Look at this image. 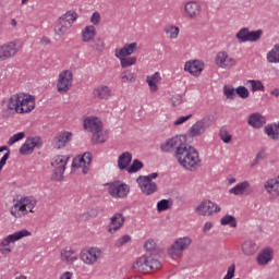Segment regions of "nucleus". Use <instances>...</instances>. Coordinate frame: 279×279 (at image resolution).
Wrapping results in <instances>:
<instances>
[{
	"label": "nucleus",
	"instance_id": "bb28decb",
	"mask_svg": "<svg viewBox=\"0 0 279 279\" xmlns=\"http://www.w3.org/2000/svg\"><path fill=\"white\" fill-rule=\"evenodd\" d=\"M241 248L245 256H254V254L258 252V244H256V242H254L253 240H245L242 243Z\"/></svg>",
	"mask_w": 279,
	"mask_h": 279
},
{
	"label": "nucleus",
	"instance_id": "aec40b11",
	"mask_svg": "<svg viewBox=\"0 0 279 279\" xmlns=\"http://www.w3.org/2000/svg\"><path fill=\"white\" fill-rule=\"evenodd\" d=\"M72 140L73 133L69 131H62L56 135L53 140V145L57 149H63V147H66V144L70 143V141Z\"/></svg>",
	"mask_w": 279,
	"mask_h": 279
},
{
	"label": "nucleus",
	"instance_id": "7c9ffc66",
	"mask_svg": "<svg viewBox=\"0 0 279 279\" xmlns=\"http://www.w3.org/2000/svg\"><path fill=\"white\" fill-rule=\"evenodd\" d=\"M162 80L160 76V72H155L153 75L146 77V82L151 90V93H156L158 90V84Z\"/></svg>",
	"mask_w": 279,
	"mask_h": 279
},
{
	"label": "nucleus",
	"instance_id": "4be33fe9",
	"mask_svg": "<svg viewBox=\"0 0 279 279\" xmlns=\"http://www.w3.org/2000/svg\"><path fill=\"white\" fill-rule=\"evenodd\" d=\"M247 123L251 128L260 130V128L267 123V119L263 114L255 112L248 116Z\"/></svg>",
	"mask_w": 279,
	"mask_h": 279
},
{
	"label": "nucleus",
	"instance_id": "774afa93",
	"mask_svg": "<svg viewBox=\"0 0 279 279\" xmlns=\"http://www.w3.org/2000/svg\"><path fill=\"white\" fill-rule=\"evenodd\" d=\"M172 104L173 106H180V104H182V98L175 100V97H172Z\"/></svg>",
	"mask_w": 279,
	"mask_h": 279
},
{
	"label": "nucleus",
	"instance_id": "a211bd4d",
	"mask_svg": "<svg viewBox=\"0 0 279 279\" xmlns=\"http://www.w3.org/2000/svg\"><path fill=\"white\" fill-rule=\"evenodd\" d=\"M25 236H32V232L27 231V229H23L21 231H16L13 234L4 238L0 245L1 247H9L10 243H16V241H21V239H25Z\"/></svg>",
	"mask_w": 279,
	"mask_h": 279
},
{
	"label": "nucleus",
	"instance_id": "412c9836",
	"mask_svg": "<svg viewBox=\"0 0 279 279\" xmlns=\"http://www.w3.org/2000/svg\"><path fill=\"white\" fill-rule=\"evenodd\" d=\"M112 95V89L108 87L107 85H98L93 90V97L94 99H101V100H108L109 97Z\"/></svg>",
	"mask_w": 279,
	"mask_h": 279
},
{
	"label": "nucleus",
	"instance_id": "6e6d98bb",
	"mask_svg": "<svg viewBox=\"0 0 279 279\" xmlns=\"http://www.w3.org/2000/svg\"><path fill=\"white\" fill-rule=\"evenodd\" d=\"M100 21H101V14H99V12H94L90 17V23H93V25H99Z\"/></svg>",
	"mask_w": 279,
	"mask_h": 279
},
{
	"label": "nucleus",
	"instance_id": "c756f323",
	"mask_svg": "<svg viewBox=\"0 0 279 279\" xmlns=\"http://www.w3.org/2000/svg\"><path fill=\"white\" fill-rule=\"evenodd\" d=\"M130 162H132V155L130 151H125L121 154L118 158V168L120 171H123L124 169H129Z\"/></svg>",
	"mask_w": 279,
	"mask_h": 279
},
{
	"label": "nucleus",
	"instance_id": "79ce46f5",
	"mask_svg": "<svg viewBox=\"0 0 279 279\" xmlns=\"http://www.w3.org/2000/svg\"><path fill=\"white\" fill-rule=\"evenodd\" d=\"M222 90H223V95L227 99H235L236 98V89L234 87L225 85Z\"/></svg>",
	"mask_w": 279,
	"mask_h": 279
},
{
	"label": "nucleus",
	"instance_id": "5fc2aeb1",
	"mask_svg": "<svg viewBox=\"0 0 279 279\" xmlns=\"http://www.w3.org/2000/svg\"><path fill=\"white\" fill-rule=\"evenodd\" d=\"M165 33L171 36H178V34H180V28L178 26H169L165 28Z\"/></svg>",
	"mask_w": 279,
	"mask_h": 279
},
{
	"label": "nucleus",
	"instance_id": "13d9d810",
	"mask_svg": "<svg viewBox=\"0 0 279 279\" xmlns=\"http://www.w3.org/2000/svg\"><path fill=\"white\" fill-rule=\"evenodd\" d=\"M158 178V172H153L148 175H142V179L148 181V182H154L153 180H156Z\"/></svg>",
	"mask_w": 279,
	"mask_h": 279
},
{
	"label": "nucleus",
	"instance_id": "39448f33",
	"mask_svg": "<svg viewBox=\"0 0 279 279\" xmlns=\"http://www.w3.org/2000/svg\"><path fill=\"white\" fill-rule=\"evenodd\" d=\"M162 267L160 260L154 258L151 255H142L134 264L133 269L140 274H151L158 271Z\"/></svg>",
	"mask_w": 279,
	"mask_h": 279
},
{
	"label": "nucleus",
	"instance_id": "e433bc0d",
	"mask_svg": "<svg viewBox=\"0 0 279 279\" xmlns=\"http://www.w3.org/2000/svg\"><path fill=\"white\" fill-rule=\"evenodd\" d=\"M120 80H122L123 84H134V82H136V74L132 73L130 70H125L120 74Z\"/></svg>",
	"mask_w": 279,
	"mask_h": 279
},
{
	"label": "nucleus",
	"instance_id": "6ab92c4d",
	"mask_svg": "<svg viewBox=\"0 0 279 279\" xmlns=\"http://www.w3.org/2000/svg\"><path fill=\"white\" fill-rule=\"evenodd\" d=\"M215 60L220 69H232L236 64L234 58L228 56L226 51L218 52Z\"/></svg>",
	"mask_w": 279,
	"mask_h": 279
},
{
	"label": "nucleus",
	"instance_id": "6e6552de",
	"mask_svg": "<svg viewBox=\"0 0 279 279\" xmlns=\"http://www.w3.org/2000/svg\"><path fill=\"white\" fill-rule=\"evenodd\" d=\"M23 49V41L16 39L0 46V62L14 58Z\"/></svg>",
	"mask_w": 279,
	"mask_h": 279
},
{
	"label": "nucleus",
	"instance_id": "864d4df0",
	"mask_svg": "<svg viewBox=\"0 0 279 279\" xmlns=\"http://www.w3.org/2000/svg\"><path fill=\"white\" fill-rule=\"evenodd\" d=\"M192 118H193V114L179 117V118L173 122V125H182V124L186 123V121H189V120L192 119Z\"/></svg>",
	"mask_w": 279,
	"mask_h": 279
},
{
	"label": "nucleus",
	"instance_id": "09e8293b",
	"mask_svg": "<svg viewBox=\"0 0 279 279\" xmlns=\"http://www.w3.org/2000/svg\"><path fill=\"white\" fill-rule=\"evenodd\" d=\"M235 94L241 97V99H247L250 97V90L245 86H239L235 88Z\"/></svg>",
	"mask_w": 279,
	"mask_h": 279
},
{
	"label": "nucleus",
	"instance_id": "c03bdc74",
	"mask_svg": "<svg viewBox=\"0 0 279 279\" xmlns=\"http://www.w3.org/2000/svg\"><path fill=\"white\" fill-rule=\"evenodd\" d=\"M220 141L225 143H230L232 141V135L228 132L226 126H222L219 131Z\"/></svg>",
	"mask_w": 279,
	"mask_h": 279
},
{
	"label": "nucleus",
	"instance_id": "c85d7f7f",
	"mask_svg": "<svg viewBox=\"0 0 279 279\" xmlns=\"http://www.w3.org/2000/svg\"><path fill=\"white\" fill-rule=\"evenodd\" d=\"M257 265L265 266L274 260V255L271 253V248L263 250L256 257Z\"/></svg>",
	"mask_w": 279,
	"mask_h": 279
},
{
	"label": "nucleus",
	"instance_id": "5701e85b",
	"mask_svg": "<svg viewBox=\"0 0 279 279\" xmlns=\"http://www.w3.org/2000/svg\"><path fill=\"white\" fill-rule=\"evenodd\" d=\"M123 223H125V217H123V214H114L110 218V226L108 228V232H117V230H120L123 227Z\"/></svg>",
	"mask_w": 279,
	"mask_h": 279
},
{
	"label": "nucleus",
	"instance_id": "9d476101",
	"mask_svg": "<svg viewBox=\"0 0 279 279\" xmlns=\"http://www.w3.org/2000/svg\"><path fill=\"white\" fill-rule=\"evenodd\" d=\"M195 213L201 217H213V215L221 213V207L209 199H204L195 207Z\"/></svg>",
	"mask_w": 279,
	"mask_h": 279
},
{
	"label": "nucleus",
	"instance_id": "37998d69",
	"mask_svg": "<svg viewBox=\"0 0 279 279\" xmlns=\"http://www.w3.org/2000/svg\"><path fill=\"white\" fill-rule=\"evenodd\" d=\"M171 208V201L169 199H161L157 203V211L165 213V210H169Z\"/></svg>",
	"mask_w": 279,
	"mask_h": 279
},
{
	"label": "nucleus",
	"instance_id": "603ef678",
	"mask_svg": "<svg viewBox=\"0 0 279 279\" xmlns=\"http://www.w3.org/2000/svg\"><path fill=\"white\" fill-rule=\"evenodd\" d=\"M234 271H236V266L234 264H231L230 267L227 270V274L222 279H232L234 278Z\"/></svg>",
	"mask_w": 279,
	"mask_h": 279
},
{
	"label": "nucleus",
	"instance_id": "de8ad7c7",
	"mask_svg": "<svg viewBox=\"0 0 279 279\" xmlns=\"http://www.w3.org/2000/svg\"><path fill=\"white\" fill-rule=\"evenodd\" d=\"M72 167L74 169H80V167H88V165L86 163V161L84 160V157L78 156L75 157L72 161Z\"/></svg>",
	"mask_w": 279,
	"mask_h": 279
},
{
	"label": "nucleus",
	"instance_id": "69168bd1",
	"mask_svg": "<svg viewBox=\"0 0 279 279\" xmlns=\"http://www.w3.org/2000/svg\"><path fill=\"white\" fill-rule=\"evenodd\" d=\"M0 252L5 256L12 252V248L5 246L4 248H1Z\"/></svg>",
	"mask_w": 279,
	"mask_h": 279
},
{
	"label": "nucleus",
	"instance_id": "72a5a7b5",
	"mask_svg": "<svg viewBox=\"0 0 279 279\" xmlns=\"http://www.w3.org/2000/svg\"><path fill=\"white\" fill-rule=\"evenodd\" d=\"M247 189H250V182L243 181V182L238 183L235 186L231 187L229 190V193L231 195H243V193H245V191H247Z\"/></svg>",
	"mask_w": 279,
	"mask_h": 279
},
{
	"label": "nucleus",
	"instance_id": "49530a36",
	"mask_svg": "<svg viewBox=\"0 0 279 279\" xmlns=\"http://www.w3.org/2000/svg\"><path fill=\"white\" fill-rule=\"evenodd\" d=\"M238 43H258L260 36H236Z\"/></svg>",
	"mask_w": 279,
	"mask_h": 279
},
{
	"label": "nucleus",
	"instance_id": "ddd939ff",
	"mask_svg": "<svg viewBox=\"0 0 279 279\" xmlns=\"http://www.w3.org/2000/svg\"><path fill=\"white\" fill-rule=\"evenodd\" d=\"M210 117H204L190 128L189 134L192 138H196L197 136H202V134H206V131L210 129Z\"/></svg>",
	"mask_w": 279,
	"mask_h": 279
},
{
	"label": "nucleus",
	"instance_id": "4d7b16f0",
	"mask_svg": "<svg viewBox=\"0 0 279 279\" xmlns=\"http://www.w3.org/2000/svg\"><path fill=\"white\" fill-rule=\"evenodd\" d=\"M92 36H95L97 33L95 31V26L90 25V26H86L85 29L83 31L82 33V36H87V35H90Z\"/></svg>",
	"mask_w": 279,
	"mask_h": 279
},
{
	"label": "nucleus",
	"instance_id": "7ed1b4c3",
	"mask_svg": "<svg viewBox=\"0 0 279 279\" xmlns=\"http://www.w3.org/2000/svg\"><path fill=\"white\" fill-rule=\"evenodd\" d=\"M84 129L93 134L92 141L95 144H104L108 136L104 134V122L97 117H89L84 120Z\"/></svg>",
	"mask_w": 279,
	"mask_h": 279
},
{
	"label": "nucleus",
	"instance_id": "2eb2a0df",
	"mask_svg": "<svg viewBox=\"0 0 279 279\" xmlns=\"http://www.w3.org/2000/svg\"><path fill=\"white\" fill-rule=\"evenodd\" d=\"M98 258H101V251L99 247H90L81 252V260L85 265H95Z\"/></svg>",
	"mask_w": 279,
	"mask_h": 279
},
{
	"label": "nucleus",
	"instance_id": "cd10ccee",
	"mask_svg": "<svg viewBox=\"0 0 279 279\" xmlns=\"http://www.w3.org/2000/svg\"><path fill=\"white\" fill-rule=\"evenodd\" d=\"M61 260L65 265H73L77 260V252L71 248H65L61 251Z\"/></svg>",
	"mask_w": 279,
	"mask_h": 279
},
{
	"label": "nucleus",
	"instance_id": "052dcab7",
	"mask_svg": "<svg viewBox=\"0 0 279 279\" xmlns=\"http://www.w3.org/2000/svg\"><path fill=\"white\" fill-rule=\"evenodd\" d=\"M39 43L44 47H47V45H51V39H49V37L47 36H43V37H39Z\"/></svg>",
	"mask_w": 279,
	"mask_h": 279
},
{
	"label": "nucleus",
	"instance_id": "20e7f679",
	"mask_svg": "<svg viewBox=\"0 0 279 279\" xmlns=\"http://www.w3.org/2000/svg\"><path fill=\"white\" fill-rule=\"evenodd\" d=\"M37 204L38 201H36V197L24 196L13 204V206L10 208V213L16 219H21L29 215V213H34V208H36Z\"/></svg>",
	"mask_w": 279,
	"mask_h": 279
},
{
	"label": "nucleus",
	"instance_id": "e2e57ef3",
	"mask_svg": "<svg viewBox=\"0 0 279 279\" xmlns=\"http://www.w3.org/2000/svg\"><path fill=\"white\" fill-rule=\"evenodd\" d=\"M73 278V272L71 271H65L63 275L60 276V279H72Z\"/></svg>",
	"mask_w": 279,
	"mask_h": 279
},
{
	"label": "nucleus",
	"instance_id": "680f3d73",
	"mask_svg": "<svg viewBox=\"0 0 279 279\" xmlns=\"http://www.w3.org/2000/svg\"><path fill=\"white\" fill-rule=\"evenodd\" d=\"M9 158H10V151H7V153L2 156V158L0 159V163L5 166V163L8 162V159H9Z\"/></svg>",
	"mask_w": 279,
	"mask_h": 279
},
{
	"label": "nucleus",
	"instance_id": "a19ab883",
	"mask_svg": "<svg viewBox=\"0 0 279 279\" xmlns=\"http://www.w3.org/2000/svg\"><path fill=\"white\" fill-rule=\"evenodd\" d=\"M143 169V162L138 159L133 160L131 166L126 168L128 173H136Z\"/></svg>",
	"mask_w": 279,
	"mask_h": 279
},
{
	"label": "nucleus",
	"instance_id": "393cba45",
	"mask_svg": "<svg viewBox=\"0 0 279 279\" xmlns=\"http://www.w3.org/2000/svg\"><path fill=\"white\" fill-rule=\"evenodd\" d=\"M137 48H138L137 43L126 44L120 50H116V58H128L132 56V53H134Z\"/></svg>",
	"mask_w": 279,
	"mask_h": 279
},
{
	"label": "nucleus",
	"instance_id": "4468645a",
	"mask_svg": "<svg viewBox=\"0 0 279 279\" xmlns=\"http://www.w3.org/2000/svg\"><path fill=\"white\" fill-rule=\"evenodd\" d=\"M43 147V140L38 136L28 137L20 147L21 156H29L34 154V149Z\"/></svg>",
	"mask_w": 279,
	"mask_h": 279
},
{
	"label": "nucleus",
	"instance_id": "9b49d317",
	"mask_svg": "<svg viewBox=\"0 0 279 279\" xmlns=\"http://www.w3.org/2000/svg\"><path fill=\"white\" fill-rule=\"evenodd\" d=\"M73 86V71L63 70L59 73L57 82L58 93H69Z\"/></svg>",
	"mask_w": 279,
	"mask_h": 279
},
{
	"label": "nucleus",
	"instance_id": "c9c22d12",
	"mask_svg": "<svg viewBox=\"0 0 279 279\" xmlns=\"http://www.w3.org/2000/svg\"><path fill=\"white\" fill-rule=\"evenodd\" d=\"M246 85L251 87L252 93H256L258 90L263 93L265 90V85L258 80H248Z\"/></svg>",
	"mask_w": 279,
	"mask_h": 279
},
{
	"label": "nucleus",
	"instance_id": "2f4dec72",
	"mask_svg": "<svg viewBox=\"0 0 279 279\" xmlns=\"http://www.w3.org/2000/svg\"><path fill=\"white\" fill-rule=\"evenodd\" d=\"M264 189L271 195V193H275V195H279V181L276 179H269L265 182Z\"/></svg>",
	"mask_w": 279,
	"mask_h": 279
},
{
	"label": "nucleus",
	"instance_id": "a18cd8bd",
	"mask_svg": "<svg viewBox=\"0 0 279 279\" xmlns=\"http://www.w3.org/2000/svg\"><path fill=\"white\" fill-rule=\"evenodd\" d=\"M23 138H25V132H19L13 134L9 141H8V145L12 146L14 145V143H19V141H23Z\"/></svg>",
	"mask_w": 279,
	"mask_h": 279
},
{
	"label": "nucleus",
	"instance_id": "423d86ee",
	"mask_svg": "<svg viewBox=\"0 0 279 279\" xmlns=\"http://www.w3.org/2000/svg\"><path fill=\"white\" fill-rule=\"evenodd\" d=\"M80 19V15L76 11L70 10L65 14L59 17L57 25L54 26V32L57 36H64L71 27H73V23Z\"/></svg>",
	"mask_w": 279,
	"mask_h": 279
},
{
	"label": "nucleus",
	"instance_id": "f257e3e1",
	"mask_svg": "<svg viewBox=\"0 0 279 279\" xmlns=\"http://www.w3.org/2000/svg\"><path fill=\"white\" fill-rule=\"evenodd\" d=\"M36 108V98L25 93L13 94L2 110L3 119H10L14 114H29Z\"/></svg>",
	"mask_w": 279,
	"mask_h": 279
},
{
	"label": "nucleus",
	"instance_id": "0e129e2a",
	"mask_svg": "<svg viewBox=\"0 0 279 279\" xmlns=\"http://www.w3.org/2000/svg\"><path fill=\"white\" fill-rule=\"evenodd\" d=\"M213 228L211 222H206L203 228V232H208Z\"/></svg>",
	"mask_w": 279,
	"mask_h": 279
},
{
	"label": "nucleus",
	"instance_id": "0eeeda50",
	"mask_svg": "<svg viewBox=\"0 0 279 279\" xmlns=\"http://www.w3.org/2000/svg\"><path fill=\"white\" fill-rule=\"evenodd\" d=\"M193 240L189 236L179 238L174 241V243L168 248V256L173 260H178L183 254L185 250H189Z\"/></svg>",
	"mask_w": 279,
	"mask_h": 279
},
{
	"label": "nucleus",
	"instance_id": "ea45409f",
	"mask_svg": "<svg viewBox=\"0 0 279 279\" xmlns=\"http://www.w3.org/2000/svg\"><path fill=\"white\" fill-rule=\"evenodd\" d=\"M221 226H230V228H236V218L232 215H226L220 219Z\"/></svg>",
	"mask_w": 279,
	"mask_h": 279
},
{
	"label": "nucleus",
	"instance_id": "bf43d9fd",
	"mask_svg": "<svg viewBox=\"0 0 279 279\" xmlns=\"http://www.w3.org/2000/svg\"><path fill=\"white\" fill-rule=\"evenodd\" d=\"M82 157H83V160H85V162L87 163V166L90 165V162H93V154L84 153Z\"/></svg>",
	"mask_w": 279,
	"mask_h": 279
},
{
	"label": "nucleus",
	"instance_id": "338daca9",
	"mask_svg": "<svg viewBox=\"0 0 279 279\" xmlns=\"http://www.w3.org/2000/svg\"><path fill=\"white\" fill-rule=\"evenodd\" d=\"M95 37L93 36H83V43H93Z\"/></svg>",
	"mask_w": 279,
	"mask_h": 279
},
{
	"label": "nucleus",
	"instance_id": "473e14b6",
	"mask_svg": "<svg viewBox=\"0 0 279 279\" xmlns=\"http://www.w3.org/2000/svg\"><path fill=\"white\" fill-rule=\"evenodd\" d=\"M266 59L269 64H279V44L275 45L272 49L267 52Z\"/></svg>",
	"mask_w": 279,
	"mask_h": 279
},
{
	"label": "nucleus",
	"instance_id": "3c124183",
	"mask_svg": "<svg viewBox=\"0 0 279 279\" xmlns=\"http://www.w3.org/2000/svg\"><path fill=\"white\" fill-rule=\"evenodd\" d=\"M130 241H132V238L125 234L118 239V241L116 242V247H123V245H125V243H130Z\"/></svg>",
	"mask_w": 279,
	"mask_h": 279
},
{
	"label": "nucleus",
	"instance_id": "b1692460",
	"mask_svg": "<svg viewBox=\"0 0 279 279\" xmlns=\"http://www.w3.org/2000/svg\"><path fill=\"white\" fill-rule=\"evenodd\" d=\"M184 11L189 19H195V16H199L202 5L196 1H190L185 3Z\"/></svg>",
	"mask_w": 279,
	"mask_h": 279
},
{
	"label": "nucleus",
	"instance_id": "f8f14e48",
	"mask_svg": "<svg viewBox=\"0 0 279 279\" xmlns=\"http://www.w3.org/2000/svg\"><path fill=\"white\" fill-rule=\"evenodd\" d=\"M108 193L113 197L114 199H123L124 197H128L130 194V185L125 183H121L119 181L113 183H107Z\"/></svg>",
	"mask_w": 279,
	"mask_h": 279
},
{
	"label": "nucleus",
	"instance_id": "f3484780",
	"mask_svg": "<svg viewBox=\"0 0 279 279\" xmlns=\"http://www.w3.org/2000/svg\"><path fill=\"white\" fill-rule=\"evenodd\" d=\"M185 144L186 143H182V138L174 136L161 144L160 149L163 154H171V151H174V149L178 151V148Z\"/></svg>",
	"mask_w": 279,
	"mask_h": 279
},
{
	"label": "nucleus",
	"instance_id": "4c0bfd02",
	"mask_svg": "<svg viewBox=\"0 0 279 279\" xmlns=\"http://www.w3.org/2000/svg\"><path fill=\"white\" fill-rule=\"evenodd\" d=\"M120 60L122 69H129V66H134L136 64V57H117Z\"/></svg>",
	"mask_w": 279,
	"mask_h": 279
},
{
	"label": "nucleus",
	"instance_id": "f03ea898",
	"mask_svg": "<svg viewBox=\"0 0 279 279\" xmlns=\"http://www.w3.org/2000/svg\"><path fill=\"white\" fill-rule=\"evenodd\" d=\"M175 158L185 171H197L202 167V159L199 153L195 147L185 144L178 147L175 150Z\"/></svg>",
	"mask_w": 279,
	"mask_h": 279
},
{
	"label": "nucleus",
	"instance_id": "8fccbe9b",
	"mask_svg": "<svg viewBox=\"0 0 279 279\" xmlns=\"http://www.w3.org/2000/svg\"><path fill=\"white\" fill-rule=\"evenodd\" d=\"M144 247L146 248V252H156V241L154 239H149L145 242Z\"/></svg>",
	"mask_w": 279,
	"mask_h": 279
},
{
	"label": "nucleus",
	"instance_id": "a878e982",
	"mask_svg": "<svg viewBox=\"0 0 279 279\" xmlns=\"http://www.w3.org/2000/svg\"><path fill=\"white\" fill-rule=\"evenodd\" d=\"M184 71H187V73H191V75L197 77V75L204 71V68L199 61L194 60L185 62Z\"/></svg>",
	"mask_w": 279,
	"mask_h": 279
},
{
	"label": "nucleus",
	"instance_id": "58836bf2",
	"mask_svg": "<svg viewBox=\"0 0 279 279\" xmlns=\"http://www.w3.org/2000/svg\"><path fill=\"white\" fill-rule=\"evenodd\" d=\"M235 36H263V29L252 31L250 32V28L244 27L240 29Z\"/></svg>",
	"mask_w": 279,
	"mask_h": 279
},
{
	"label": "nucleus",
	"instance_id": "f704fd0d",
	"mask_svg": "<svg viewBox=\"0 0 279 279\" xmlns=\"http://www.w3.org/2000/svg\"><path fill=\"white\" fill-rule=\"evenodd\" d=\"M278 130H279L278 124H267L264 128L265 134H267V136L271 138V141H278L279 138Z\"/></svg>",
	"mask_w": 279,
	"mask_h": 279
},
{
	"label": "nucleus",
	"instance_id": "dca6fc26",
	"mask_svg": "<svg viewBox=\"0 0 279 279\" xmlns=\"http://www.w3.org/2000/svg\"><path fill=\"white\" fill-rule=\"evenodd\" d=\"M136 182L144 195H154V193L158 191V184H156L154 181H147L146 179H143V175H140L136 179Z\"/></svg>",
	"mask_w": 279,
	"mask_h": 279
},
{
	"label": "nucleus",
	"instance_id": "1a4fd4ad",
	"mask_svg": "<svg viewBox=\"0 0 279 279\" xmlns=\"http://www.w3.org/2000/svg\"><path fill=\"white\" fill-rule=\"evenodd\" d=\"M66 162H69V157L62 155H58L52 159L51 167L54 168L52 180H54V182H62V180H64Z\"/></svg>",
	"mask_w": 279,
	"mask_h": 279
}]
</instances>
